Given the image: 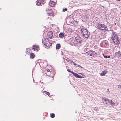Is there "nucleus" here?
Instances as JSON below:
<instances>
[{"mask_svg":"<svg viewBox=\"0 0 121 121\" xmlns=\"http://www.w3.org/2000/svg\"><path fill=\"white\" fill-rule=\"evenodd\" d=\"M104 57L105 58H107V56H104Z\"/></svg>","mask_w":121,"mask_h":121,"instance_id":"nucleus-29","label":"nucleus"},{"mask_svg":"<svg viewBox=\"0 0 121 121\" xmlns=\"http://www.w3.org/2000/svg\"><path fill=\"white\" fill-rule=\"evenodd\" d=\"M64 36V34L63 33H60L59 34V37L61 38H62Z\"/></svg>","mask_w":121,"mask_h":121,"instance_id":"nucleus-14","label":"nucleus"},{"mask_svg":"<svg viewBox=\"0 0 121 121\" xmlns=\"http://www.w3.org/2000/svg\"><path fill=\"white\" fill-rule=\"evenodd\" d=\"M30 58H33L34 57L35 55L33 53H31L30 54Z\"/></svg>","mask_w":121,"mask_h":121,"instance_id":"nucleus-12","label":"nucleus"},{"mask_svg":"<svg viewBox=\"0 0 121 121\" xmlns=\"http://www.w3.org/2000/svg\"><path fill=\"white\" fill-rule=\"evenodd\" d=\"M116 55L118 57L121 58V54L120 51H118V52H116Z\"/></svg>","mask_w":121,"mask_h":121,"instance_id":"nucleus-9","label":"nucleus"},{"mask_svg":"<svg viewBox=\"0 0 121 121\" xmlns=\"http://www.w3.org/2000/svg\"><path fill=\"white\" fill-rule=\"evenodd\" d=\"M96 54V52L90 50L89 51L86 52V55H89L90 56L94 57L95 56Z\"/></svg>","mask_w":121,"mask_h":121,"instance_id":"nucleus-2","label":"nucleus"},{"mask_svg":"<svg viewBox=\"0 0 121 121\" xmlns=\"http://www.w3.org/2000/svg\"><path fill=\"white\" fill-rule=\"evenodd\" d=\"M50 117L52 118H53L55 117V114L53 113H52L50 115Z\"/></svg>","mask_w":121,"mask_h":121,"instance_id":"nucleus-22","label":"nucleus"},{"mask_svg":"<svg viewBox=\"0 0 121 121\" xmlns=\"http://www.w3.org/2000/svg\"><path fill=\"white\" fill-rule=\"evenodd\" d=\"M55 4V2L53 1H51L49 2V5L52 7H53Z\"/></svg>","mask_w":121,"mask_h":121,"instance_id":"nucleus-10","label":"nucleus"},{"mask_svg":"<svg viewBox=\"0 0 121 121\" xmlns=\"http://www.w3.org/2000/svg\"><path fill=\"white\" fill-rule=\"evenodd\" d=\"M47 72H50V70H49V69H48V70H47Z\"/></svg>","mask_w":121,"mask_h":121,"instance_id":"nucleus-30","label":"nucleus"},{"mask_svg":"<svg viewBox=\"0 0 121 121\" xmlns=\"http://www.w3.org/2000/svg\"><path fill=\"white\" fill-rule=\"evenodd\" d=\"M107 71L106 70H104L102 71V73L100 74V75L101 76L104 75L107 73Z\"/></svg>","mask_w":121,"mask_h":121,"instance_id":"nucleus-11","label":"nucleus"},{"mask_svg":"<svg viewBox=\"0 0 121 121\" xmlns=\"http://www.w3.org/2000/svg\"><path fill=\"white\" fill-rule=\"evenodd\" d=\"M33 49L34 50H36L38 48V46L33 45Z\"/></svg>","mask_w":121,"mask_h":121,"instance_id":"nucleus-15","label":"nucleus"},{"mask_svg":"<svg viewBox=\"0 0 121 121\" xmlns=\"http://www.w3.org/2000/svg\"><path fill=\"white\" fill-rule=\"evenodd\" d=\"M66 60L67 61L70 63H71V61H72L71 60L68 58H67L66 59Z\"/></svg>","mask_w":121,"mask_h":121,"instance_id":"nucleus-21","label":"nucleus"},{"mask_svg":"<svg viewBox=\"0 0 121 121\" xmlns=\"http://www.w3.org/2000/svg\"><path fill=\"white\" fill-rule=\"evenodd\" d=\"M67 8H65L63 10V11L64 12L66 11H67Z\"/></svg>","mask_w":121,"mask_h":121,"instance_id":"nucleus-26","label":"nucleus"},{"mask_svg":"<svg viewBox=\"0 0 121 121\" xmlns=\"http://www.w3.org/2000/svg\"><path fill=\"white\" fill-rule=\"evenodd\" d=\"M103 56H104V54H103Z\"/></svg>","mask_w":121,"mask_h":121,"instance_id":"nucleus-36","label":"nucleus"},{"mask_svg":"<svg viewBox=\"0 0 121 121\" xmlns=\"http://www.w3.org/2000/svg\"><path fill=\"white\" fill-rule=\"evenodd\" d=\"M44 42V41H43V40H42V43H44V42Z\"/></svg>","mask_w":121,"mask_h":121,"instance_id":"nucleus-32","label":"nucleus"},{"mask_svg":"<svg viewBox=\"0 0 121 121\" xmlns=\"http://www.w3.org/2000/svg\"><path fill=\"white\" fill-rule=\"evenodd\" d=\"M60 44H57L56 46V48L57 49H60Z\"/></svg>","mask_w":121,"mask_h":121,"instance_id":"nucleus-13","label":"nucleus"},{"mask_svg":"<svg viewBox=\"0 0 121 121\" xmlns=\"http://www.w3.org/2000/svg\"><path fill=\"white\" fill-rule=\"evenodd\" d=\"M50 34V35H49V36H50V37H52L53 35V33L52 32L50 31V32L48 33V34Z\"/></svg>","mask_w":121,"mask_h":121,"instance_id":"nucleus-20","label":"nucleus"},{"mask_svg":"<svg viewBox=\"0 0 121 121\" xmlns=\"http://www.w3.org/2000/svg\"><path fill=\"white\" fill-rule=\"evenodd\" d=\"M75 66L77 67H80L81 69H82V67L80 66V65H78L76 64V65H75Z\"/></svg>","mask_w":121,"mask_h":121,"instance_id":"nucleus-23","label":"nucleus"},{"mask_svg":"<svg viewBox=\"0 0 121 121\" xmlns=\"http://www.w3.org/2000/svg\"><path fill=\"white\" fill-rule=\"evenodd\" d=\"M81 39L80 37L77 36L75 38L74 40L75 43H81Z\"/></svg>","mask_w":121,"mask_h":121,"instance_id":"nucleus-3","label":"nucleus"},{"mask_svg":"<svg viewBox=\"0 0 121 121\" xmlns=\"http://www.w3.org/2000/svg\"><path fill=\"white\" fill-rule=\"evenodd\" d=\"M70 63H71V64H72V65H76V63H75L73 61H72Z\"/></svg>","mask_w":121,"mask_h":121,"instance_id":"nucleus-25","label":"nucleus"},{"mask_svg":"<svg viewBox=\"0 0 121 121\" xmlns=\"http://www.w3.org/2000/svg\"><path fill=\"white\" fill-rule=\"evenodd\" d=\"M49 15H50L52 16H54V14L53 13H52V10H51L50 12H49L48 13Z\"/></svg>","mask_w":121,"mask_h":121,"instance_id":"nucleus-19","label":"nucleus"},{"mask_svg":"<svg viewBox=\"0 0 121 121\" xmlns=\"http://www.w3.org/2000/svg\"><path fill=\"white\" fill-rule=\"evenodd\" d=\"M104 24H102L100 23H98L97 24V28L101 30L102 29V28L104 26Z\"/></svg>","mask_w":121,"mask_h":121,"instance_id":"nucleus-7","label":"nucleus"},{"mask_svg":"<svg viewBox=\"0 0 121 121\" xmlns=\"http://www.w3.org/2000/svg\"><path fill=\"white\" fill-rule=\"evenodd\" d=\"M109 90V89H107V90Z\"/></svg>","mask_w":121,"mask_h":121,"instance_id":"nucleus-35","label":"nucleus"},{"mask_svg":"<svg viewBox=\"0 0 121 121\" xmlns=\"http://www.w3.org/2000/svg\"><path fill=\"white\" fill-rule=\"evenodd\" d=\"M97 108H95V110H97Z\"/></svg>","mask_w":121,"mask_h":121,"instance_id":"nucleus-34","label":"nucleus"},{"mask_svg":"<svg viewBox=\"0 0 121 121\" xmlns=\"http://www.w3.org/2000/svg\"><path fill=\"white\" fill-rule=\"evenodd\" d=\"M72 74L75 77L78 78H82V76H80L77 73L74 72H72Z\"/></svg>","mask_w":121,"mask_h":121,"instance_id":"nucleus-6","label":"nucleus"},{"mask_svg":"<svg viewBox=\"0 0 121 121\" xmlns=\"http://www.w3.org/2000/svg\"><path fill=\"white\" fill-rule=\"evenodd\" d=\"M121 85H117V86H118V88L120 89V87H121Z\"/></svg>","mask_w":121,"mask_h":121,"instance_id":"nucleus-28","label":"nucleus"},{"mask_svg":"<svg viewBox=\"0 0 121 121\" xmlns=\"http://www.w3.org/2000/svg\"><path fill=\"white\" fill-rule=\"evenodd\" d=\"M103 103L104 104H108V103H109V100L107 98H104V99H103Z\"/></svg>","mask_w":121,"mask_h":121,"instance_id":"nucleus-5","label":"nucleus"},{"mask_svg":"<svg viewBox=\"0 0 121 121\" xmlns=\"http://www.w3.org/2000/svg\"><path fill=\"white\" fill-rule=\"evenodd\" d=\"M109 103H110L111 105H114L115 104V103L113 102V101L111 100H109Z\"/></svg>","mask_w":121,"mask_h":121,"instance_id":"nucleus-17","label":"nucleus"},{"mask_svg":"<svg viewBox=\"0 0 121 121\" xmlns=\"http://www.w3.org/2000/svg\"><path fill=\"white\" fill-rule=\"evenodd\" d=\"M44 93H46L48 96H49V95L50 94V93L49 92L46 91H44Z\"/></svg>","mask_w":121,"mask_h":121,"instance_id":"nucleus-24","label":"nucleus"},{"mask_svg":"<svg viewBox=\"0 0 121 121\" xmlns=\"http://www.w3.org/2000/svg\"><path fill=\"white\" fill-rule=\"evenodd\" d=\"M117 36H118L117 35L116 37L115 36L113 39L114 42L117 45H118L120 43L119 40H118Z\"/></svg>","mask_w":121,"mask_h":121,"instance_id":"nucleus-4","label":"nucleus"},{"mask_svg":"<svg viewBox=\"0 0 121 121\" xmlns=\"http://www.w3.org/2000/svg\"><path fill=\"white\" fill-rule=\"evenodd\" d=\"M110 56H107V58H110Z\"/></svg>","mask_w":121,"mask_h":121,"instance_id":"nucleus-31","label":"nucleus"},{"mask_svg":"<svg viewBox=\"0 0 121 121\" xmlns=\"http://www.w3.org/2000/svg\"><path fill=\"white\" fill-rule=\"evenodd\" d=\"M30 49H27L26 50V52L27 54H28L30 53Z\"/></svg>","mask_w":121,"mask_h":121,"instance_id":"nucleus-18","label":"nucleus"},{"mask_svg":"<svg viewBox=\"0 0 121 121\" xmlns=\"http://www.w3.org/2000/svg\"><path fill=\"white\" fill-rule=\"evenodd\" d=\"M67 71H68L69 72H70L72 73V72H73V71H71L70 70H69V69H67Z\"/></svg>","mask_w":121,"mask_h":121,"instance_id":"nucleus-27","label":"nucleus"},{"mask_svg":"<svg viewBox=\"0 0 121 121\" xmlns=\"http://www.w3.org/2000/svg\"><path fill=\"white\" fill-rule=\"evenodd\" d=\"M79 74H81L82 75V76L83 75H82V74L81 73H79Z\"/></svg>","mask_w":121,"mask_h":121,"instance_id":"nucleus-33","label":"nucleus"},{"mask_svg":"<svg viewBox=\"0 0 121 121\" xmlns=\"http://www.w3.org/2000/svg\"><path fill=\"white\" fill-rule=\"evenodd\" d=\"M36 4L37 5L39 6L41 5V4H42L40 3V1H39V0H37Z\"/></svg>","mask_w":121,"mask_h":121,"instance_id":"nucleus-16","label":"nucleus"},{"mask_svg":"<svg viewBox=\"0 0 121 121\" xmlns=\"http://www.w3.org/2000/svg\"><path fill=\"white\" fill-rule=\"evenodd\" d=\"M101 30H104V31H108V28L107 27V26L104 25V26H103L102 29H101Z\"/></svg>","mask_w":121,"mask_h":121,"instance_id":"nucleus-8","label":"nucleus"},{"mask_svg":"<svg viewBox=\"0 0 121 121\" xmlns=\"http://www.w3.org/2000/svg\"><path fill=\"white\" fill-rule=\"evenodd\" d=\"M81 31L82 35L84 38H86L89 37V33L88 32L86 29L82 28L81 30Z\"/></svg>","mask_w":121,"mask_h":121,"instance_id":"nucleus-1","label":"nucleus"}]
</instances>
